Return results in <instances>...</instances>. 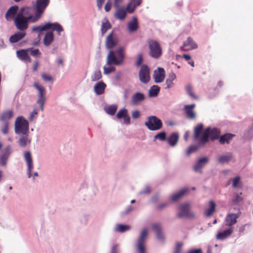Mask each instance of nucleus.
<instances>
[{
    "mask_svg": "<svg viewBox=\"0 0 253 253\" xmlns=\"http://www.w3.org/2000/svg\"><path fill=\"white\" fill-rule=\"evenodd\" d=\"M124 48L119 47L115 51L110 50L107 57L106 64L108 65H119L125 59Z\"/></svg>",
    "mask_w": 253,
    "mask_h": 253,
    "instance_id": "nucleus-1",
    "label": "nucleus"
},
{
    "mask_svg": "<svg viewBox=\"0 0 253 253\" xmlns=\"http://www.w3.org/2000/svg\"><path fill=\"white\" fill-rule=\"evenodd\" d=\"M32 31L39 33V36L42 31L52 30L57 32L58 35H60V33L63 31V29L61 25L58 23L47 22L43 25L39 26H34L32 28Z\"/></svg>",
    "mask_w": 253,
    "mask_h": 253,
    "instance_id": "nucleus-2",
    "label": "nucleus"
},
{
    "mask_svg": "<svg viewBox=\"0 0 253 253\" xmlns=\"http://www.w3.org/2000/svg\"><path fill=\"white\" fill-rule=\"evenodd\" d=\"M220 134L219 130L214 128L210 129V128H207L203 133L201 138L200 139L199 145L204 146L209 141V138L211 140H214L218 138Z\"/></svg>",
    "mask_w": 253,
    "mask_h": 253,
    "instance_id": "nucleus-3",
    "label": "nucleus"
},
{
    "mask_svg": "<svg viewBox=\"0 0 253 253\" xmlns=\"http://www.w3.org/2000/svg\"><path fill=\"white\" fill-rule=\"evenodd\" d=\"M144 125L149 130L151 131L159 130L163 127L162 121L155 116L148 117Z\"/></svg>",
    "mask_w": 253,
    "mask_h": 253,
    "instance_id": "nucleus-4",
    "label": "nucleus"
},
{
    "mask_svg": "<svg viewBox=\"0 0 253 253\" xmlns=\"http://www.w3.org/2000/svg\"><path fill=\"white\" fill-rule=\"evenodd\" d=\"M29 130V123L22 116L18 117L15 123L16 133L26 134Z\"/></svg>",
    "mask_w": 253,
    "mask_h": 253,
    "instance_id": "nucleus-5",
    "label": "nucleus"
},
{
    "mask_svg": "<svg viewBox=\"0 0 253 253\" xmlns=\"http://www.w3.org/2000/svg\"><path fill=\"white\" fill-rule=\"evenodd\" d=\"M49 3V0H37L33 6L35 11V20H39Z\"/></svg>",
    "mask_w": 253,
    "mask_h": 253,
    "instance_id": "nucleus-6",
    "label": "nucleus"
},
{
    "mask_svg": "<svg viewBox=\"0 0 253 253\" xmlns=\"http://www.w3.org/2000/svg\"><path fill=\"white\" fill-rule=\"evenodd\" d=\"M34 87L38 90V99L37 103L40 105L41 109L43 110V106L46 100V90L45 88L40 85L38 82H35L33 84Z\"/></svg>",
    "mask_w": 253,
    "mask_h": 253,
    "instance_id": "nucleus-7",
    "label": "nucleus"
},
{
    "mask_svg": "<svg viewBox=\"0 0 253 253\" xmlns=\"http://www.w3.org/2000/svg\"><path fill=\"white\" fill-rule=\"evenodd\" d=\"M150 55L154 58H159L162 54V49L160 44L155 41L149 40L148 42Z\"/></svg>",
    "mask_w": 253,
    "mask_h": 253,
    "instance_id": "nucleus-8",
    "label": "nucleus"
},
{
    "mask_svg": "<svg viewBox=\"0 0 253 253\" xmlns=\"http://www.w3.org/2000/svg\"><path fill=\"white\" fill-rule=\"evenodd\" d=\"M14 22L17 29L23 31L28 28L29 21L25 16H23L21 13H17Z\"/></svg>",
    "mask_w": 253,
    "mask_h": 253,
    "instance_id": "nucleus-9",
    "label": "nucleus"
},
{
    "mask_svg": "<svg viewBox=\"0 0 253 253\" xmlns=\"http://www.w3.org/2000/svg\"><path fill=\"white\" fill-rule=\"evenodd\" d=\"M148 233L146 229L142 230L136 244V249L138 253H147L145 246V241Z\"/></svg>",
    "mask_w": 253,
    "mask_h": 253,
    "instance_id": "nucleus-10",
    "label": "nucleus"
},
{
    "mask_svg": "<svg viewBox=\"0 0 253 253\" xmlns=\"http://www.w3.org/2000/svg\"><path fill=\"white\" fill-rule=\"evenodd\" d=\"M150 69L148 67L144 64L139 72V77L141 82L144 84L148 83L150 80Z\"/></svg>",
    "mask_w": 253,
    "mask_h": 253,
    "instance_id": "nucleus-11",
    "label": "nucleus"
},
{
    "mask_svg": "<svg viewBox=\"0 0 253 253\" xmlns=\"http://www.w3.org/2000/svg\"><path fill=\"white\" fill-rule=\"evenodd\" d=\"M179 213L178 214V217H188L192 218L194 217V214L190 211V204L185 203L181 205L179 208Z\"/></svg>",
    "mask_w": 253,
    "mask_h": 253,
    "instance_id": "nucleus-12",
    "label": "nucleus"
},
{
    "mask_svg": "<svg viewBox=\"0 0 253 253\" xmlns=\"http://www.w3.org/2000/svg\"><path fill=\"white\" fill-rule=\"evenodd\" d=\"M18 13H21L23 16L29 20L30 23H35L39 20H35V14H32V8L30 7H23L21 8Z\"/></svg>",
    "mask_w": 253,
    "mask_h": 253,
    "instance_id": "nucleus-13",
    "label": "nucleus"
},
{
    "mask_svg": "<svg viewBox=\"0 0 253 253\" xmlns=\"http://www.w3.org/2000/svg\"><path fill=\"white\" fill-rule=\"evenodd\" d=\"M11 153V147L7 146L0 153V165L5 167L6 165L7 160Z\"/></svg>",
    "mask_w": 253,
    "mask_h": 253,
    "instance_id": "nucleus-14",
    "label": "nucleus"
},
{
    "mask_svg": "<svg viewBox=\"0 0 253 253\" xmlns=\"http://www.w3.org/2000/svg\"><path fill=\"white\" fill-rule=\"evenodd\" d=\"M240 216V213H229L225 218V225L231 227L237 222V220Z\"/></svg>",
    "mask_w": 253,
    "mask_h": 253,
    "instance_id": "nucleus-15",
    "label": "nucleus"
},
{
    "mask_svg": "<svg viewBox=\"0 0 253 253\" xmlns=\"http://www.w3.org/2000/svg\"><path fill=\"white\" fill-rule=\"evenodd\" d=\"M18 10V6L17 5H14L11 6L7 11L5 15V18L6 20L9 21L11 20H14L17 12Z\"/></svg>",
    "mask_w": 253,
    "mask_h": 253,
    "instance_id": "nucleus-16",
    "label": "nucleus"
},
{
    "mask_svg": "<svg viewBox=\"0 0 253 253\" xmlns=\"http://www.w3.org/2000/svg\"><path fill=\"white\" fill-rule=\"evenodd\" d=\"M197 45L195 43L192 39L188 37L187 41L184 42L180 48L182 50H189L197 48Z\"/></svg>",
    "mask_w": 253,
    "mask_h": 253,
    "instance_id": "nucleus-17",
    "label": "nucleus"
},
{
    "mask_svg": "<svg viewBox=\"0 0 253 253\" xmlns=\"http://www.w3.org/2000/svg\"><path fill=\"white\" fill-rule=\"evenodd\" d=\"M195 107V104L184 106V110L186 117L190 120H194L196 118V114L193 110Z\"/></svg>",
    "mask_w": 253,
    "mask_h": 253,
    "instance_id": "nucleus-18",
    "label": "nucleus"
},
{
    "mask_svg": "<svg viewBox=\"0 0 253 253\" xmlns=\"http://www.w3.org/2000/svg\"><path fill=\"white\" fill-rule=\"evenodd\" d=\"M24 158L25 161H26L28 166L27 172L28 174V177H30L31 176L32 170L33 168V164L32 156L30 152L27 151L25 152Z\"/></svg>",
    "mask_w": 253,
    "mask_h": 253,
    "instance_id": "nucleus-19",
    "label": "nucleus"
},
{
    "mask_svg": "<svg viewBox=\"0 0 253 253\" xmlns=\"http://www.w3.org/2000/svg\"><path fill=\"white\" fill-rule=\"evenodd\" d=\"M165 77V72L163 68H158V71H155L154 78L155 82L157 83L162 82Z\"/></svg>",
    "mask_w": 253,
    "mask_h": 253,
    "instance_id": "nucleus-20",
    "label": "nucleus"
},
{
    "mask_svg": "<svg viewBox=\"0 0 253 253\" xmlns=\"http://www.w3.org/2000/svg\"><path fill=\"white\" fill-rule=\"evenodd\" d=\"M145 99V95L140 92L134 93L131 99V103L134 105H138Z\"/></svg>",
    "mask_w": 253,
    "mask_h": 253,
    "instance_id": "nucleus-21",
    "label": "nucleus"
},
{
    "mask_svg": "<svg viewBox=\"0 0 253 253\" xmlns=\"http://www.w3.org/2000/svg\"><path fill=\"white\" fill-rule=\"evenodd\" d=\"M233 232V227H230L222 232H218L216 235V238L217 240H223L229 237Z\"/></svg>",
    "mask_w": 253,
    "mask_h": 253,
    "instance_id": "nucleus-22",
    "label": "nucleus"
},
{
    "mask_svg": "<svg viewBox=\"0 0 253 253\" xmlns=\"http://www.w3.org/2000/svg\"><path fill=\"white\" fill-rule=\"evenodd\" d=\"M118 41L113 38V33H110L107 36L106 40V47L108 49H112L117 45Z\"/></svg>",
    "mask_w": 253,
    "mask_h": 253,
    "instance_id": "nucleus-23",
    "label": "nucleus"
},
{
    "mask_svg": "<svg viewBox=\"0 0 253 253\" xmlns=\"http://www.w3.org/2000/svg\"><path fill=\"white\" fill-rule=\"evenodd\" d=\"M203 129V125L202 124L197 125L194 129V140L197 141L199 145L200 139L201 138L200 135Z\"/></svg>",
    "mask_w": 253,
    "mask_h": 253,
    "instance_id": "nucleus-24",
    "label": "nucleus"
},
{
    "mask_svg": "<svg viewBox=\"0 0 253 253\" xmlns=\"http://www.w3.org/2000/svg\"><path fill=\"white\" fill-rule=\"evenodd\" d=\"M208 161L209 159L207 157H203L200 159L195 164L194 167V170L196 172H201V169L205 166Z\"/></svg>",
    "mask_w": 253,
    "mask_h": 253,
    "instance_id": "nucleus-25",
    "label": "nucleus"
},
{
    "mask_svg": "<svg viewBox=\"0 0 253 253\" xmlns=\"http://www.w3.org/2000/svg\"><path fill=\"white\" fill-rule=\"evenodd\" d=\"M152 228L156 233L157 238L160 240L164 239V236L162 233V227L160 224L156 223L152 225Z\"/></svg>",
    "mask_w": 253,
    "mask_h": 253,
    "instance_id": "nucleus-26",
    "label": "nucleus"
},
{
    "mask_svg": "<svg viewBox=\"0 0 253 253\" xmlns=\"http://www.w3.org/2000/svg\"><path fill=\"white\" fill-rule=\"evenodd\" d=\"M106 87V84L102 82L97 83L94 86V90L97 95L102 94Z\"/></svg>",
    "mask_w": 253,
    "mask_h": 253,
    "instance_id": "nucleus-27",
    "label": "nucleus"
},
{
    "mask_svg": "<svg viewBox=\"0 0 253 253\" xmlns=\"http://www.w3.org/2000/svg\"><path fill=\"white\" fill-rule=\"evenodd\" d=\"M116 11L115 13V17L120 20H124L126 16V11L123 7H116Z\"/></svg>",
    "mask_w": 253,
    "mask_h": 253,
    "instance_id": "nucleus-28",
    "label": "nucleus"
},
{
    "mask_svg": "<svg viewBox=\"0 0 253 253\" xmlns=\"http://www.w3.org/2000/svg\"><path fill=\"white\" fill-rule=\"evenodd\" d=\"M233 159L232 154L231 153H227L225 155L219 156L217 158V160L219 164H223L227 163Z\"/></svg>",
    "mask_w": 253,
    "mask_h": 253,
    "instance_id": "nucleus-29",
    "label": "nucleus"
},
{
    "mask_svg": "<svg viewBox=\"0 0 253 253\" xmlns=\"http://www.w3.org/2000/svg\"><path fill=\"white\" fill-rule=\"evenodd\" d=\"M26 35L24 32H19L12 35L9 38L11 43H15L23 39Z\"/></svg>",
    "mask_w": 253,
    "mask_h": 253,
    "instance_id": "nucleus-30",
    "label": "nucleus"
},
{
    "mask_svg": "<svg viewBox=\"0 0 253 253\" xmlns=\"http://www.w3.org/2000/svg\"><path fill=\"white\" fill-rule=\"evenodd\" d=\"M54 39L53 33L52 32H47L43 39V43L46 46H49Z\"/></svg>",
    "mask_w": 253,
    "mask_h": 253,
    "instance_id": "nucleus-31",
    "label": "nucleus"
},
{
    "mask_svg": "<svg viewBox=\"0 0 253 253\" xmlns=\"http://www.w3.org/2000/svg\"><path fill=\"white\" fill-rule=\"evenodd\" d=\"M188 189L187 188H183L180 190L178 192L172 194L171 196L170 199L172 201L175 202L181 198L185 194H186Z\"/></svg>",
    "mask_w": 253,
    "mask_h": 253,
    "instance_id": "nucleus-32",
    "label": "nucleus"
},
{
    "mask_svg": "<svg viewBox=\"0 0 253 253\" xmlns=\"http://www.w3.org/2000/svg\"><path fill=\"white\" fill-rule=\"evenodd\" d=\"M209 208L205 211V215L207 217L211 216L215 211V204L213 201H210L209 203Z\"/></svg>",
    "mask_w": 253,
    "mask_h": 253,
    "instance_id": "nucleus-33",
    "label": "nucleus"
},
{
    "mask_svg": "<svg viewBox=\"0 0 253 253\" xmlns=\"http://www.w3.org/2000/svg\"><path fill=\"white\" fill-rule=\"evenodd\" d=\"M234 136V134H232L231 133H226L223 134L219 137V143L221 144H223L225 143H229L230 141L232 139Z\"/></svg>",
    "mask_w": 253,
    "mask_h": 253,
    "instance_id": "nucleus-34",
    "label": "nucleus"
},
{
    "mask_svg": "<svg viewBox=\"0 0 253 253\" xmlns=\"http://www.w3.org/2000/svg\"><path fill=\"white\" fill-rule=\"evenodd\" d=\"M178 138L179 136L177 133H172L168 138L167 141L170 146H174L177 143Z\"/></svg>",
    "mask_w": 253,
    "mask_h": 253,
    "instance_id": "nucleus-35",
    "label": "nucleus"
},
{
    "mask_svg": "<svg viewBox=\"0 0 253 253\" xmlns=\"http://www.w3.org/2000/svg\"><path fill=\"white\" fill-rule=\"evenodd\" d=\"M138 25L136 17H133L132 20L128 23V29L131 32H134L137 30Z\"/></svg>",
    "mask_w": 253,
    "mask_h": 253,
    "instance_id": "nucleus-36",
    "label": "nucleus"
},
{
    "mask_svg": "<svg viewBox=\"0 0 253 253\" xmlns=\"http://www.w3.org/2000/svg\"><path fill=\"white\" fill-rule=\"evenodd\" d=\"M31 140L28 138L27 135H24L21 136L19 139V144L21 147H25L27 144H30Z\"/></svg>",
    "mask_w": 253,
    "mask_h": 253,
    "instance_id": "nucleus-37",
    "label": "nucleus"
},
{
    "mask_svg": "<svg viewBox=\"0 0 253 253\" xmlns=\"http://www.w3.org/2000/svg\"><path fill=\"white\" fill-rule=\"evenodd\" d=\"M117 110V106L116 105H110L104 108L105 112L111 116H113L116 113Z\"/></svg>",
    "mask_w": 253,
    "mask_h": 253,
    "instance_id": "nucleus-38",
    "label": "nucleus"
},
{
    "mask_svg": "<svg viewBox=\"0 0 253 253\" xmlns=\"http://www.w3.org/2000/svg\"><path fill=\"white\" fill-rule=\"evenodd\" d=\"M160 91V87L154 85H153L149 90V95L150 97L156 96Z\"/></svg>",
    "mask_w": 253,
    "mask_h": 253,
    "instance_id": "nucleus-39",
    "label": "nucleus"
},
{
    "mask_svg": "<svg viewBox=\"0 0 253 253\" xmlns=\"http://www.w3.org/2000/svg\"><path fill=\"white\" fill-rule=\"evenodd\" d=\"M13 117V112L11 110L6 111L1 115L0 120L5 121L11 119Z\"/></svg>",
    "mask_w": 253,
    "mask_h": 253,
    "instance_id": "nucleus-40",
    "label": "nucleus"
},
{
    "mask_svg": "<svg viewBox=\"0 0 253 253\" xmlns=\"http://www.w3.org/2000/svg\"><path fill=\"white\" fill-rule=\"evenodd\" d=\"M28 50L26 49H21L20 50H18L16 52L17 55L18 57L22 60H24L27 57Z\"/></svg>",
    "mask_w": 253,
    "mask_h": 253,
    "instance_id": "nucleus-41",
    "label": "nucleus"
},
{
    "mask_svg": "<svg viewBox=\"0 0 253 253\" xmlns=\"http://www.w3.org/2000/svg\"><path fill=\"white\" fill-rule=\"evenodd\" d=\"M111 28V25L109 21L107 19H105V21L103 22L101 26V33L104 35L107 30Z\"/></svg>",
    "mask_w": 253,
    "mask_h": 253,
    "instance_id": "nucleus-42",
    "label": "nucleus"
},
{
    "mask_svg": "<svg viewBox=\"0 0 253 253\" xmlns=\"http://www.w3.org/2000/svg\"><path fill=\"white\" fill-rule=\"evenodd\" d=\"M102 78L101 72L100 70L95 71L91 77L92 82H95Z\"/></svg>",
    "mask_w": 253,
    "mask_h": 253,
    "instance_id": "nucleus-43",
    "label": "nucleus"
},
{
    "mask_svg": "<svg viewBox=\"0 0 253 253\" xmlns=\"http://www.w3.org/2000/svg\"><path fill=\"white\" fill-rule=\"evenodd\" d=\"M186 90L188 94L194 99H198V97L193 92V88L191 85L187 84L186 86Z\"/></svg>",
    "mask_w": 253,
    "mask_h": 253,
    "instance_id": "nucleus-44",
    "label": "nucleus"
},
{
    "mask_svg": "<svg viewBox=\"0 0 253 253\" xmlns=\"http://www.w3.org/2000/svg\"><path fill=\"white\" fill-rule=\"evenodd\" d=\"M157 139L160 141L166 140L167 139L166 132L164 131L160 132L155 135L154 137V141H156Z\"/></svg>",
    "mask_w": 253,
    "mask_h": 253,
    "instance_id": "nucleus-45",
    "label": "nucleus"
},
{
    "mask_svg": "<svg viewBox=\"0 0 253 253\" xmlns=\"http://www.w3.org/2000/svg\"><path fill=\"white\" fill-rule=\"evenodd\" d=\"M127 114V110L125 108H123L118 111L116 117L119 119H122L124 118Z\"/></svg>",
    "mask_w": 253,
    "mask_h": 253,
    "instance_id": "nucleus-46",
    "label": "nucleus"
},
{
    "mask_svg": "<svg viewBox=\"0 0 253 253\" xmlns=\"http://www.w3.org/2000/svg\"><path fill=\"white\" fill-rule=\"evenodd\" d=\"M130 229L128 225H125L122 224H118L116 226V230L120 232H124Z\"/></svg>",
    "mask_w": 253,
    "mask_h": 253,
    "instance_id": "nucleus-47",
    "label": "nucleus"
},
{
    "mask_svg": "<svg viewBox=\"0 0 253 253\" xmlns=\"http://www.w3.org/2000/svg\"><path fill=\"white\" fill-rule=\"evenodd\" d=\"M135 8L136 7L132 4V2L131 1L127 4L125 10H126V13H132L135 11Z\"/></svg>",
    "mask_w": 253,
    "mask_h": 253,
    "instance_id": "nucleus-48",
    "label": "nucleus"
},
{
    "mask_svg": "<svg viewBox=\"0 0 253 253\" xmlns=\"http://www.w3.org/2000/svg\"><path fill=\"white\" fill-rule=\"evenodd\" d=\"M242 195V193H240L239 194H236L235 195V197L232 200V202L234 204H237L241 201L243 200V198L241 197Z\"/></svg>",
    "mask_w": 253,
    "mask_h": 253,
    "instance_id": "nucleus-49",
    "label": "nucleus"
},
{
    "mask_svg": "<svg viewBox=\"0 0 253 253\" xmlns=\"http://www.w3.org/2000/svg\"><path fill=\"white\" fill-rule=\"evenodd\" d=\"M27 50H28V51L30 52V54L34 57H36L41 54V53L39 49L28 48H27Z\"/></svg>",
    "mask_w": 253,
    "mask_h": 253,
    "instance_id": "nucleus-50",
    "label": "nucleus"
},
{
    "mask_svg": "<svg viewBox=\"0 0 253 253\" xmlns=\"http://www.w3.org/2000/svg\"><path fill=\"white\" fill-rule=\"evenodd\" d=\"M198 149L196 145H190L186 151V155L189 156L191 153L195 152Z\"/></svg>",
    "mask_w": 253,
    "mask_h": 253,
    "instance_id": "nucleus-51",
    "label": "nucleus"
},
{
    "mask_svg": "<svg viewBox=\"0 0 253 253\" xmlns=\"http://www.w3.org/2000/svg\"><path fill=\"white\" fill-rule=\"evenodd\" d=\"M183 243L182 242H177L173 253H181Z\"/></svg>",
    "mask_w": 253,
    "mask_h": 253,
    "instance_id": "nucleus-52",
    "label": "nucleus"
},
{
    "mask_svg": "<svg viewBox=\"0 0 253 253\" xmlns=\"http://www.w3.org/2000/svg\"><path fill=\"white\" fill-rule=\"evenodd\" d=\"M104 74H109L112 72H113L115 70V68L114 67H103Z\"/></svg>",
    "mask_w": 253,
    "mask_h": 253,
    "instance_id": "nucleus-53",
    "label": "nucleus"
},
{
    "mask_svg": "<svg viewBox=\"0 0 253 253\" xmlns=\"http://www.w3.org/2000/svg\"><path fill=\"white\" fill-rule=\"evenodd\" d=\"M240 178L239 176H236L233 179L232 186L234 188L238 187V184L240 183Z\"/></svg>",
    "mask_w": 253,
    "mask_h": 253,
    "instance_id": "nucleus-54",
    "label": "nucleus"
},
{
    "mask_svg": "<svg viewBox=\"0 0 253 253\" xmlns=\"http://www.w3.org/2000/svg\"><path fill=\"white\" fill-rule=\"evenodd\" d=\"M1 131L3 134H7L8 132V124L5 122L1 128Z\"/></svg>",
    "mask_w": 253,
    "mask_h": 253,
    "instance_id": "nucleus-55",
    "label": "nucleus"
},
{
    "mask_svg": "<svg viewBox=\"0 0 253 253\" xmlns=\"http://www.w3.org/2000/svg\"><path fill=\"white\" fill-rule=\"evenodd\" d=\"M42 78L44 81L46 82H50L52 80V78L50 76L45 73H42Z\"/></svg>",
    "mask_w": 253,
    "mask_h": 253,
    "instance_id": "nucleus-56",
    "label": "nucleus"
},
{
    "mask_svg": "<svg viewBox=\"0 0 253 253\" xmlns=\"http://www.w3.org/2000/svg\"><path fill=\"white\" fill-rule=\"evenodd\" d=\"M131 115L133 119H137L140 117V112L138 110H134L132 112Z\"/></svg>",
    "mask_w": 253,
    "mask_h": 253,
    "instance_id": "nucleus-57",
    "label": "nucleus"
},
{
    "mask_svg": "<svg viewBox=\"0 0 253 253\" xmlns=\"http://www.w3.org/2000/svg\"><path fill=\"white\" fill-rule=\"evenodd\" d=\"M142 61H143V56H142V54H141V53L139 54L138 55V58H137L136 62V65L137 66H140L141 64V63L142 62Z\"/></svg>",
    "mask_w": 253,
    "mask_h": 253,
    "instance_id": "nucleus-58",
    "label": "nucleus"
},
{
    "mask_svg": "<svg viewBox=\"0 0 253 253\" xmlns=\"http://www.w3.org/2000/svg\"><path fill=\"white\" fill-rule=\"evenodd\" d=\"M172 81H171L170 80H169L167 79L166 81V86L165 87L166 88H169L172 86L173 85V83Z\"/></svg>",
    "mask_w": 253,
    "mask_h": 253,
    "instance_id": "nucleus-59",
    "label": "nucleus"
},
{
    "mask_svg": "<svg viewBox=\"0 0 253 253\" xmlns=\"http://www.w3.org/2000/svg\"><path fill=\"white\" fill-rule=\"evenodd\" d=\"M123 119L125 124L129 125L130 124V119L128 114Z\"/></svg>",
    "mask_w": 253,
    "mask_h": 253,
    "instance_id": "nucleus-60",
    "label": "nucleus"
},
{
    "mask_svg": "<svg viewBox=\"0 0 253 253\" xmlns=\"http://www.w3.org/2000/svg\"><path fill=\"white\" fill-rule=\"evenodd\" d=\"M38 114V110L37 109H35L33 112L31 113V115L29 117V120L30 121H32L35 117V116L37 115Z\"/></svg>",
    "mask_w": 253,
    "mask_h": 253,
    "instance_id": "nucleus-61",
    "label": "nucleus"
},
{
    "mask_svg": "<svg viewBox=\"0 0 253 253\" xmlns=\"http://www.w3.org/2000/svg\"><path fill=\"white\" fill-rule=\"evenodd\" d=\"M111 8V3L108 1L107 2L105 5L104 8L106 12H109Z\"/></svg>",
    "mask_w": 253,
    "mask_h": 253,
    "instance_id": "nucleus-62",
    "label": "nucleus"
},
{
    "mask_svg": "<svg viewBox=\"0 0 253 253\" xmlns=\"http://www.w3.org/2000/svg\"><path fill=\"white\" fill-rule=\"evenodd\" d=\"M123 0H114V6L115 8L119 7Z\"/></svg>",
    "mask_w": 253,
    "mask_h": 253,
    "instance_id": "nucleus-63",
    "label": "nucleus"
},
{
    "mask_svg": "<svg viewBox=\"0 0 253 253\" xmlns=\"http://www.w3.org/2000/svg\"><path fill=\"white\" fill-rule=\"evenodd\" d=\"M188 253H202V250L200 249H193L189 251Z\"/></svg>",
    "mask_w": 253,
    "mask_h": 253,
    "instance_id": "nucleus-64",
    "label": "nucleus"
}]
</instances>
